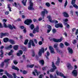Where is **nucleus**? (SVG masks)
Here are the masks:
<instances>
[{
	"mask_svg": "<svg viewBox=\"0 0 78 78\" xmlns=\"http://www.w3.org/2000/svg\"><path fill=\"white\" fill-rule=\"evenodd\" d=\"M6 20H7L5 19H4L3 20V25L4 27H5V28H9L10 30H13V27H12V26L11 25L9 24L7 26V25L6 24Z\"/></svg>",
	"mask_w": 78,
	"mask_h": 78,
	"instance_id": "obj_1",
	"label": "nucleus"
},
{
	"mask_svg": "<svg viewBox=\"0 0 78 78\" xmlns=\"http://www.w3.org/2000/svg\"><path fill=\"white\" fill-rule=\"evenodd\" d=\"M51 38V37H49V39H50V41H53L54 42H60L62 41V40L63 39V38L62 37H61L60 39H57L55 38H53L52 39H50Z\"/></svg>",
	"mask_w": 78,
	"mask_h": 78,
	"instance_id": "obj_2",
	"label": "nucleus"
},
{
	"mask_svg": "<svg viewBox=\"0 0 78 78\" xmlns=\"http://www.w3.org/2000/svg\"><path fill=\"white\" fill-rule=\"evenodd\" d=\"M47 18H48L50 22L51 23H58V21L57 20H52V19H51V18L50 16H47Z\"/></svg>",
	"mask_w": 78,
	"mask_h": 78,
	"instance_id": "obj_3",
	"label": "nucleus"
},
{
	"mask_svg": "<svg viewBox=\"0 0 78 78\" xmlns=\"http://www.w3.org/2000/svg\"><path fill=\"white\" fill-rule=\"evenodd\" d=\"M30 5L28 7V9L29 10H34V8H33V3L31 2V1H30Z\"/></svg>",
	"mask_w": 78,
	"mask_h": 78,
	"instance_id": "obj_4",
	"label": "nucleus"
},
{
	"mask_svg": "<svg viewBox=\"0 0 78 78\" xmlns=\"http://www.w3.org/2000/svg\"><path fill=\"white\" fill-rule=\"evenodd\" d=\"M31 44L33 47H34V46H35V44H34V41L32 40H30L29 42L28 48H31Z\"/></svg>",
	"mask_w": 78,
	"mask_h": 78,
	"instance_id": "obj_5",
	"label": "nucleus"
},
{
	"mask_svg": "<svg viewBox=\"0 0 78 78\" xmlns=\"http://www.w3.org/2000/svg\"><path fill=\"white\" fill-rule=\"evenodd\" d=\"M45 14H48V11L46 9H44V11H42L41 12V15L43 16V19L44 18V16H45Z\"/></svg>",
	"mask_w": 78,
	"mask_h": 78,
	"instance_id": "obj_6",
	"label": "nucleus"
},
{
	"mask_svg": "<svg viewBox=\"0 0 78 78\" xmlns=\"http://www.w3.org/2000/svg\"><path fill=\"white\" fill-rule=\"evenodd\" d=\"M32 22V20L30 19H27L24 21V23L27 25H30V23Z\"/></svg>",
	"mask_w": 78,
	"mask_h": 78,
	"instance_id": "obj_7",
	"label": "nucleus"
},
{
	"mask_svg": "<svg viewBox=\"0 0 78 78\" xmlns=\"http://www.w3.org/2000/svg\"><path fill=\"white\" fill-rule=\"evenodd\" d=\"M52 67L53 68L51 69V72H55V69H56V67L55 66V63L54 62H52Z\"/></svg>",
	"mask_w": 78,
	"mask_h": 78,
	"instance_id": "obj_8",
	"label": "nucleus"
},
{
	"mask_svg": "<svg viewBox=\"0 0 78 78\" xmlns=\"http://www.w3.org/2000/svg\"><path fill=\"white\" fill-rule=\"evenodd\" d=\"M44 48H42L41 49L39 50L38 53L39 56H41L42 53H44Z\"/></svg>",
	"mask_w": 78,
	"mask_h": 78,
	"instance_id": "obj_9",
	"label": "nucleus"
},
{
	"mask_svg": "<svg viewBox=\"0 0 78 78\" xmlns=\"http://www.w3.org/2000/svg\"><path fill=\"white\" fill-rule=\"evenodd\" d=\"M56 73L57 75H59L60 76H62V77H63L64 78H66V77L64 75V74L63 73L58 72V71H57L56 72Z\"/></svg>",
	"mask_w": 78,
	"mask_h": 78,
	"instance_id": "obj_10",
	"label": "nucleus"
},
{
	"mask_svg": "<svg viewBox=\"0 0 78 78\" xmlns=\"http://www.w3.org/2000/svg\"><path fill=\"white\" fill-rule=\"evenodd\" d=\"M49 48L50 50V51L51 53H55V50L53 49V47H52L51 46H49Z\"/></svg>",
	"mask_w": 78,
	"mask_h": 78,
	"instance_id": "obj_11",
	"label": "nucleus"
},
{
	"mask_svg": "<svg viewBox=\"0 0 78 78\" xmlns=\"http://www.w3.org/2000/svg\"><path fill=\"white\" fill-rule=\"evenodd\" d=\"M55 27L56 28H59V27H60V28H62V27H63V25H62V23H59L55 24Z\"/></svg>",
	"mask_w": 78,
	"mask_h": 78,
	"instance_id": "obj_12",
	"label": "nucleus"
},
{
	"mask_svg": "<svg viewBox=\"0 0 78 78\" xmlns=\"http://www.w3.org/2000/svg\"><path fill=\"white\" fill-rule=\"evenodd\" d=\"M72 75L74 76H76L78 74V72L75 69L72 72Z\"/></svg>",
	"mask_w": 78,
	"mask_h": 78,
	"instance_id": "obj_13",
	"label": "nucleus"
},
{
	"mask_svg": "<svg viewBox=\"0 0 78 78\" xmlns=\"http://www.w3.org/2000/svg\"><path fill=\"white\" fill-rule=\"evenodd\" d=\"M5 73L6 75L9 78H13L12 76L9 73L7 72V71H5Z\"/></svg>",
	"mask_w": 78,
	"mask_h": 78,
	"instance_id": "obj_14",
	"label": "nucleus"
},
{
	"mask_svg": "<svg viewBox=\"0 0 78 78\" xmlns=\"http://www.w3.org/2000/svg\"><path fill=\"white\" fill-rule=\"evenodd\" d=\"M60 58L58 57L57 60L55 64H56V65H57V66H58V65H59V62H60Z\"/></svg>",
	"mask_w": 78,
	"mask_h": 78,
	"instance_id": "obj_15",
	"label": "nucleus"
},
{
	"mask_svg": "<svg viewBox=\"0 0 78 78\" xmlns=\"http://www.w3.org/2000/svg\"><path fill=\"white\" fill-rule=\"evenodd\" d=\"M9 35V34L8 33H1V37H2L3 36H8Z\"/></svg>",
	"mask_w": 78,
	"mask_h": 78,
	"instance_id": "obj_16",
	"label": "nucleus"
},
{
	"mask_svg": "<svg viewBox=\"0 0 78 78\" xmlns=\"http://www.w3.org/2000/svg\"><path fill=\"white\" fill-rule=\"evenodd\" d=\"M13 6H14L16 7L17 8H20V7H21V6L20 5H19V4H17L16 2H15L14 4H13Z\"/></svg>",
	"mask_w": 78,
	"mask_h": 78,
	"instance_id": "obj_17",
	"label": "nucleus"
},
{
	"mask_svg": "<svg viewBox=\"0 0 78 78\" xmlns=\"http://www.w3.org/2000/svg\"><path fill=\"white\" fill-rule=\"evenodd\" d=\"M68 69L69 70H72L73 69V67L71 66L70 63H68L67 65Z\"/></svg>",
	"mask_w": 78,
	"mask_h": 78,
	"instance_id": "obj_18",
	"label": "nucleus"
},
{
	"mask_svg": "<svg viewBox=\"0 0 78 78\" xmlns=\"http://www.w3.org/2000/svg\"><path fill=\"white\" fill-rule=\"evenodd\" d=\"M67 49L69 53L70 54H72V53H73V50H72V48L68 47L67 48Z\"/></svg>",
	"mask_w": 78,
	"mask_h": 78,
	"instance_id": "obj_19",
	"label": "nucleus"
},
{
	"mask_svg": "<svg viewBox=\"0 0 78 78\" xmlns=\"http://www.w3.org/2000/svg\"><path fill=\"white\" fill-rule=\"evenodd\" d=\"M23 54V51L22 50L19 51V52L17 54V56H20V55H22Z\"/></svg>",
	"mask_w": 78,
	"mask_h": 78,
	"instance_id": "obj_20",
	"label": "nucleus"
},
{
	"mask_svg": "<svg viewBox=\"0 0 78 78\" xmlns=\"http://www.w3.org/2000/svg\"><path fill=\"white\" fill-rule=\"evenodd\" d=\"M27 0H23L22 2L24 6H26V3H27Z\"/></svg>",
	"mask_w": 78,
	"mask_h": 78,
	"instance_id": "obj_21",
	"label": "nucleus"
},
{
	"mask_svg": "<svg viewBox=\"0 0 78 78\" xmlns=\"http://www.w3.org/2000/svg\"><path fill=\"white\" fill-rule=\"evenodd\" d=\"M9 42H10L12 44H15V42L14 41L10 39L9 40Z\"/></svg>",
	"mask_w": 78,
	"mask_h": 78,
	"instance_id": "obj_22",
	"label": "nucleus"
},
{
	"mask_svg": "<svg viewBox=\"0 0 78 78\" xmlns=\"http://www.w3.org/2000/svg\"><path fill=\"white\" fill-rule=\"evenodd\" d=\"M63 15L64 17H69V15L66 12H64Z\"/></svg>",
	"mask_w": 78,
	"mask_h": 78,
	"instance_id": "obj_23",
	"label": "nucleus"
},
{
	"mask_svg": "<svg viewBox=\"0 0 78 78\" xmlns=\"http://www.w3.org/2000/svg\"><path fill=\"white\" fill-rule=\"evenodd\" d=\"M12 69H14V70H17V71H19V68L15 67L14 66H12Z\"/></svg>",
	"mask_w": 78,
	"mask_h": 78,
	"instance_id": "obj_24",
	"label": "nucleus"
},
{
	"mask_svg": "<svg viewBox=\"0 0 78 78\" xmlns=\"http://www.w3.org/2000/svg\"><path fill=\"white\" fill-rule=\"evenodd\" d=\"M19 48V46L17 45L14 46H13V48L15 50H18V48Z\"/></svg>",
	"mask_w": 78,
	"mask_h": 78,
	"instance_id": "obj_25",
	"label": "nucleus"
},
{
	"mask_svg": "<svg viewBox=\"0 0 78 78\" xmlns=\"http://www.w3.org/2000/svg\"><path fill=\"white\" fill-rule=\"evenodd\" d=\"M35 30L37 33H38L39 31V26H36V28H35Z\"/></svg>",
	"mask_w": 78,
	"mask_h": 78,
	"instance_id": "obj_26",
	"label": "nucleus"
},
{
	"mask_svg": "<svg viewBox=\"0 0 78 78\" xmlns=\"http://www.w3.org/2000/svg\"><path fill=\"white\" fill-rule=\"evenodd\" d=\"M57 51L59 54H62L63 53L62 51L59 49L57 50Z\"/></svg>",
	"mask_w": 78,
	"mask_h": 78,
	"instance_id": "obj_27",
	"label": "nucleus"
},
{
	"mask_svg": "<svg viewBox=\"0 0 78 78\" xmlns=\"http://www.w3.org/2000/svg\"><path fill=\"white\" fill-rule=\"evenodd\" d=\"M72 5L73 7L75 8H76V9H78V6L76 5V4L74 3V4H73Z\"/></svg>",
	"mask_w": 78,
	"mask_h": 78,
	"instance_id": "obj_28",
	"label": "nucleus"
},
{
	"mask_svg": "<svg viewBox=\"0 0 78 78\" xmlns=\"http://www.w3.org/2000/svg\"><path fill=\"white\" fill-rule=\"evenodd\" d=\"M10 6H11L10 4H8V8H9V11H12V10H11V7H10Z\"/></svg>",
	"mask_w": 78,
	"mask_h": 78,
	"instance_id": "obj_29",
	"label": "nucleus"
},
{
	"mask_svg": "<svg viewBox=\"0 0 78 78\" xmlns=\"http://www.w3.org/2000/svg\"><path fill=\"white\" fill-rule=\"evenodd\" d=\"M4 42H7L8 41H9V39L7 38H5L3 39Z\"/></svg>",
	"mask_w": 78,
	"mask_h": 78,
	"instance_id": "obj_30",
	"label": "nucleus"
},
{
	"mask_svg": "<svg viewBox=\"0 0 78 78\" xmlns=\"http://www.w3.org/2000/svg\"><path fill=\"white\" fill-rule=\"evenodd\" d=\"M60 47L62 48H64V44L62 43H60Z\"/></svg>",
	"mask_w": 78,
	"mask_h": 78,
	"instance_id": "obj_31",
	"label": "nucleus"
},
{
	"mask_svg": "<svg viewBox=\"0 0 78 78\" xmlns=\"http://www.w3.org/2000/svg\"><path fill=\"white\" fill-rule=\"evenodd\" d=\"M34 64L31 65H27V67H30V68H33V67H34Z\"/></svg>",
	"mask_w": 78,
	"mask_h": 78,
	"instance_id": "obj_32",
	"label": "nucleus"
},
{
	"mask_svg": "<svg viewBox=\"0 0 78 78\" xmlns=\"http://www.w3.org/2000/svg\"><path fill=\"white\" fill-rule=\"evenodd\" d=\"M30 27L31 30H33L34 28V25H33V24H32L30 26Z\"/></svg>",
	"mask_w": 78,
	"mask_h": 78,
	"instance_id": "obj_33",
	"label": "nucleus"
},
{
	"mask_svg": "<svg viewBox=\"0 0 78 78\" xmlns=\"http://www.w3.org/2000/svg\"><path fill=\"white\" fill-rule=\"evenodd\" d=\"M58 44L56 43L54 45V47L56 48H57V47H58Z\"/></svg>",
	"mask_w": 78,
	"mask_h": 78,
	"instance_id": "obj_34",
	"label": "nucleus"
},
{
	"mask_svg": "<svg viewBox=\"0 0 78 78\" xmlns=\"http://www.w3.org/2000/svg\"><path fill=\"white\" fill-rule=\"evenodd\" d=\"M40 64H41L42 65H43L44 63V61L43 60H41L40 61Z\"/></svg>",
	"mask_w": 78,
	"mask_h": 78,
	"instance_id": "obj_35",
	"label": "nucleus"
},
{
	"mask_svg": "<svg viewBox=\"0 0 78 78\" xmlns=\"http://www.w3.org/2000/svg\"><path fill=\"white\" fill-rule=\"evenodd\" d=\"M45 5L48 6V7H49L50 6V3L48 2H46L45 4Z\"/></svg>",
	"mask_w": 78,
	"mask_h": 78,
	"instance_id": "obj_36",
	"label": "nucleus"
},
{
	"mask_svg": "<svg viewBox=\"0 0 78 78\" xmlns=\"http://www.w3.org/2000/svg\"><path fill=\"white\" fill-rule=\"evenodd\" d=\"M28 42V39L26 40H25V42L24 43V44H25V45H27Z\"/></svg>",
	"mask_w": 78,
	"mask_h": 78,
	"instance_id": "obj_37",
	"label": "nucleus"
},
{
	"mask_svg": "<svg viewBox=\"0 0 78 78\" xmlns=\"http://www.w3.org/2000/svg\"><path fill=\"white\" fill-rule=\"evenodd\" d=\"M27 73H28V72H27V71L23 70V74H24V75H25L26 74H27Z\"/></svg>",
	"mask_w": 78,
	"mask_h": 78,
	"instance_id": "obj_38",
	"label": "nucleus"
},
{
	"mask_svg": "<svg viewBox=\"0 0 78 78\" xmlns=\"http://www.w3.org/2000/svg\"><path fill=\"white\" fill-rule=\"evenodd\" d=\"M34 71H35V72L36 73L37 76H38L39 75V73L40 72H37V71L36 69H35Z\"/></svg>",
	"mask_w": 78,
	"mask_h": 78,
	"instance_id": "obj_39",
	"label": "nucleus"
},
{
	"mask_svg": "<svg viewBox=\"0 0 78 78\" xmlns=\"http://www.w3.org/2000/svg\"><path fill=\"white\" fill-rule=\"evenodd\" d=\"M47 27L48 29H49V30H51V26L48 25H47Z\"/></svg>",
	"mask_w": 78,
	"mask_h": 78,
	"instance_id": "obj_40",
	"label": "nucleus"
},
{
	"mask_svg": "<svg viewBox=\"0 0 78 78\" xmlns=\"http://www.w3.org/2000/svg\"><path fill=\"white\" fill-rule=\"evenodd\" d=\"M12 75H13V76L14 78H17V76L16 75V73H13L12 74Z\"/></svg>",
	"mask_w": 78,
	"mask_h": 78,
	"instance_id": "obj_41",
	"label": "nucleus"
},
{
	"mask_svg": "<svg viewBox=\"0 0 78 78\" xmlns=\"http://www.w3.org/2000/svg\"><path fill=\"white\" fill-rule=\"evenodd\" d=\"M13 62L14 64L16 65V64H17V63H18V62H17V61L16 60H13Z\"/></svg>",
	"mask_w": 78,
	"mask_h": 78,
	"instance_id": "obj_42",
	"label": "nucleus"
},
{
	"mask_svg": "<svg viewBox=\"0 0 78 78\" xmlns=\"http://www.w3.org/2000/svg\"><path fill=\"white\" fill-rule=\"evenodd\" d=\"M52 32H53V33L54 34L56 32V30L55 29H52Z\"/></svg>",
	"mask_w": 78,
	"mask_h": 78,
	"instance_id": "obj_43",
	"label": "nucleus"
},
{
	"mask_svg": "<svg viewBox=\"0 0 78 78\" xmlns=\"http://www.w3.org/2000/svg\"><path fill=\"white\" fill-rule=\"evenodd\" d=\"M75 2H76V0H72V1L71 2V4L73 5V4H75Z\"/></svg>",
	"mask_w": 78,
	"mask_h": 78,
	"instance_id": "obj_44",
	"label": "nucleus"
},
{
	"mask_svg": "<svg viewBox=\"0 0 78 78\" xmlns=\"http://www.w3.org/2000/svg\"><path fill=\"white\" fill-rule=\"evenodd\" d=\"M47 69V67H43L42 68V69L43 70H46V69Z\"/></svg>",
	"mask_w": 78,
	"mask_h": 78,
	"instance_id": "obj_45",
	"label": "nucleus"
},
{
	"mask_svg": "<svg viewBox=\"0 0 78 78\" xmlns=\"http://www.w3.org/2000/svg\"><path fill=\"white\" fill-rule=\"evenodd\" d=\"M9 60H10V59H5L4 60V62H8L9 61Z\"/></svg>",
	"mask_w": 78,
	"mask_h": 78,
	"instance_id": "obj_46",
	"label": "nucleus"
},
{
	"mask_svg": "<svg viewBox=\"0 0 78 78\" xmlns=\"http://www.w3.org/2000/svg\"><path fill=\"white\" fill-rule=\"evenodd\" d=\"M9 13V11H7L5 12V15H8Z\"/></svg>",
	"mask_w": 78,
	"mask_h": 78,
	"instance_id": "obj_47",
	"label": "nucleus"
},
{
	"mask_svg": "<svg viewBox=\"0 0 78 78\" xmlns=\"http://www.w3.org/2000/svg\"><path fill=\"white\" fill-rule=\"evenodd\" d=\"M67 0H66V1L65 2L64 4L65 7H66V6H67Z\"/></svg>",
	"mask_w": 78,
	"mask_h": 78,
	"instance_id": "obj_48",
	"label": "nucleus"
},
{
	"mask_svg": "<svg viewBox=\"0 0 78 78\" xmlns=\"http://www.w3.org/2000/svg\"><path fill=\"white\" fill-rule=\"evenodd\" d=\"M76 43V40H74L73 41V44H75Z\"/></svg>",
	"mask_w": 78,
	"mask_h": 78,
	"instance_id": "obj_49",
	"label": "nucleus"
},
{
	"mask_svg": "<svg viewBox=\"0 0 78 78\" xmlns=\"http://www.w3.org/2000/svg\"><path fill=\"white\" fill-rule=\"evenodd\" d=\"M46 54L47 55V56H50V52H49V51H47V52H46Z\"/></svg>",
	"mask_w": 78,
	"mask_h": 78,
	"instance_id": "obj_50",
	"label": "nucleus"
},
{
	"mask_svg": "<svg viewBox=\"0 0 78 78\" xmlns=\"http://www.w3.org/2000/svg\"><path fill=\"white\" fill-rule=\"evenodd\" d=\"M65 44L66 45V46H68L69 45V44L67 42H65Z\"/></svg>",
	"mask_w": 78,
	"mask_h": 78,
	"instance_id": "obj_51",
	"label": "nucleus"
},
{
	"mask_svg": "<svg viewBox=\"0 0 78 78\" xmlns=\"http://www.w3.org/2000/svg\"><path fill=\"white\" fill-rule=\"evenodd\" d=\"M30 34L31 37H34V35H33V33H31Z\"/></svg>",
	"mask_w": 78,
	"mask_h": 78,
	"instance_id": "obj_52",
	"label": "nucleus"
},
{
	"mask_svg": "<svg viewBox=\"0 0 78 78\" xmlns=\"http://www.w3.org/2000/svg\"><path fill=\"white\" fill-rule=\"evenodd\" d=\"M36 33V29H34V30L33 31V33L35 34Z\"/></svg>",
	"mask_w": 78,
	"mask_h": 78,
	"instance_id": "obj_53",
	"label": "nucleus"
},
{
	"mask_svg": "<svg viewBox=\"0 0 78 78\" xmlns=\"http://www.w3.org/2000/svg\"><path fill=\"white\" fill-rule=\"evenodd\" d=\"M78 33V29H77L75 32V34L76 35H77Z\"/></svg>",
	"mask_w": 78,
	"mask_h": 78,
	"instance_id": "obj_54",
	"label": "nucleus"
},
{
	"mask_svg": "<svg viewBox=\"0 0 78 78\" xmlns=\"http://www.w3.org/2000/svg\"><path fill=\"white\" fill-rule=\"evenodd\" d=\"M39 44L40 45H42V41H40L39 42Z\"/></svg>",
	"mask_w": 78,
	"mask_h": 78,
	"instance_id": "obj_55",
	"label": "nucleus"
},
{
	"mask_svg": "<svg viewBox=\"0 0 78 78\" xmlns=\"http://www.w3.org/2000/svg\"><path fill=\"white\" fill-rule=\"evenodd\" d=\"M8 47L9 49H10V48H12V45H10V46Z\"/></svg>",
	"mask_w": 78,
	"mask_h": 78,
	"instance_id": "obj_56",
	"label": "nucleus"
},
{
	"mask_svg": "<svg viewBox=\"0 0 78 78\" xmlns=\"http://www.w3.org/2000/svg\"><path fill=\"white\" fill-rule=\"evenodd\" d=\"M4 48L5 50H9V46L5 47Z\"/></svg>",
	"mask_w": 78,
	"mask_h": 78,
	"instance_id": "obj_57",
	"label": "nucleus"
},
{
	"mask_svg": "<svg viewBox=\"0 0 78 78\" xmlns=\"http://www.w3.org/2000/svg\"><path fill=\"white\" fill-rule=\"evenodd\" d=\"M0 53L1 54H3L4 53V51H3L2 49H1L0 51Z\"/></svg>",
	"mask_w": 78,
	"mask_h": 78,
	"instance_id": "obj_58",
	"label": "nucleus"
},
{
	"mask_svg": "<svg viewBox=\"0 0 78 78\" xmlns=\"http://www.w3.org/2000/svg\"><path fill=\"white\" fill-rule=\"evenodd\" d=\"M4 66V62H2L1 64V66L2 67H3Z\"/></svg>",
	"mask_w": 78,
	"mask_h": 78,
	"instance_id": "obj_59",
	"label": "nucleus"
},
{
	"mask_svg": "<svg viewBox=\"0 0 78 78\" xmlns=\"http://www.w3.org/2000/svg\"><path fill=\"white\" fill-rule=\"evenodd\" d=\"M44 76V75L43 74H41L40 75L39 78H42V77Z\"/></svg>",
	"mask_w": 78,
	"mask_h": 78,
	"instance_id": "obj_60",
	"label": "nucleus"
},
{
	"mask_svg": "<svg viewBox=\"0 0 78 78\" xmlns=\"http://www.w3.org/2000/svg\"><path fill=\"white\" fill-rule=\"evenodd\" d=\"M51 30V29H48L47 30V33H49V32H50V31Z\"/></svg>",
	"mask_w": 78,
	"mask_h": 78,
	"instance_id": "obj_61",
	"label": "nucleus"
},
{
	"mask_svg": "<svg viewBox=\"0 0 78 78\" xmlns=\"http://www.w3.org/2000/svg\"><path fill=\"white\" fill-rule=\"evenodd\" d=\"M63 21L64 22H67L68 21V19H65Z\"/></svg>",
	"mask_w": 78,
	"mask_h": 78,
	"instance_id": "obj_62",
	"label": "nucleus"
},
{
	"mask_svg": "<svg viewBox=\"0 0 78 78\" xmlns=\"http://www.w3.org/2000/svg\"><path fill=\"white\" fill-rule=\"evenodd\" d=\"M42 20V18L40 17L39 18L38 20H39V21H41V20Z\"/></svg>",
	"mask_w": 78,
	"mask_h": 78,
	"instance_id": "obj_63",
	"label": "nucleus"
},
{
	"mask_svg": "<svg viewBox=\"0 0 78 78\" xmlns=\"http://www.w3.org/2000/svg\"><path fill=\"white\" fill-rule=\"evenodd\" d=\"M3 78H8L7 77V76H5V75H3L2 76Z\"/></svg>",
	"mask_w": 78,
	"mask_h": 78,
	"instance_id": "obj_64",
	"label": "nucleus"
}]
</instances>
